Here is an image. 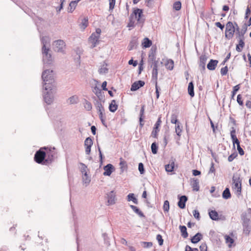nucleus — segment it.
I'll return each instance as SVG.
<instances>
[{"instance_id": "a18cd8bd", "label": "nucleus", "mask_w": 251, "mask_h": 251, "mask_svg": "<svg viewBox=\"0 0 251 251\" xmlns=\"http://www.w3.org/2000/svg\"><path fill=\"white\" fill-rule=\"evenodd\" d=\"M84 106V108L88 111L91 110L92 108V105L91 103L87 100H85Z\"/></svg>"}, {"instance_id": "9b49d317", "label": "nucleus", "mask_w": 251, "mask_h": 251, "mask_svg": "<svg viewBox=\"0 0 251 251\" xmlns=\"http://www.w3.org/2000/svg\"><path fill=\"white\" fill-rule=\"evenodd\" d=\"M207 59V57L205 54H202L200 57L199 62V68L201 73L203 74L205 70V64Z\"/></svg>"}, {"instance_id": "423d86ee", "label": "nucleus", "mask_w": 251, "mask_h": 251, "mask_svg": "<svg viewBox=\"0 0 251 251\" xmlns=\"http://www.w3.org/2000/svg\"><path fill=\"white\" fill-rule=\"evenodd\" d=\"M53 50L57 52H61L64 54L66 44L62 40H57L53 43Z\"/></svg>"}, {"instance_id": "774afa93", "label": "nucleus", "mask_w": 251, "mask_h": 251, "mask_svg": "<svg viewBox=\"0 0 251 251\" xmlns=\"http://www.w3.org/2000/svg\"><path fill=\"white\" fill-rule=\"evenodd\" d=\"M237 150L238 151L239 154L240 155H243L244 154V151L243 149L241 147L240 145H238L237 147Z\"/></svg>"}, {"instance_id": "bf43d9fd", "label": "nucleus", "mask_w": 251, "mask_h": 251, "mask_svg": "<svg viewBox=\"0 0 251 251\" xmlns=\"http://www.w3.org/2000/svg\"><path fill=\"white\" fill-rule=\"evenodd\" d=\"M142 245L144 248H149L152 246V243L151 242H142Z\"/></svg>"}, {"instance_id": "052dcab7", "label": "nucleus", "mask_w": 251, "mask_h": 251, "mask_svg": "<svg viewBox=\"0 0 251 251\" xmlns=\"http://www.w3.org/2000/svg\"><path fill=\"white\" fill-rule=\"evenodd\" d=\"M160 130L156 129L153 128V130L151 133V136L155 138H157L158 133Z\"/></svg>"}, {"instance_id": "7c9ffc66", "label": "nucleus", "mask_w": 251, "mask_h": 251, "mask_svg": "<svg viewBox=\"0 0 251 251\" xmlns=\"http://www.w3.org/2000/svg\"><path fill=\"white\" fill-rule=\"evenodd\" d=\"M142 46L143 48H147L150 47L152 45V41L148 38L146 37L143 39L142 42Z\"/></svg>"}, {"instance_id": "2f4dec72", "label": "nucleus", "mask_w": 251, "mask_h": 251, "mask_svg": "<svg viewBox=\"0 0 251 251\" xmlns=\"http://www.w3.org/2000/svg\"><path fill=\"white\" fill-rule=\"evenodd\" d=\"M107 66V64L104 62L103 64L101 66L100 68L99 69V73L100 74H107L108 72V69L106 67Z\"/></svg>"}, {"instance_id": "de8ad7c7", "label": "nucleus", "mask_w": 251, "mask_h": 251, "mask_svg": "<svg viewBox=\"0 0 251 251\" xmlns=\"http://www.w3.org/2000/svg\"><path fill=\"white\" fill-rule=\"evenodd\" d=\"M240 89V84L236 85V86L233 87V91H232V95H231V99H234V97L236 94L237 92Z\"/></svg>"}, {"instance_id": "c03bdc74", "label": "nucleus", "mask_w": 251, "mask_h": 251, "mask_svg": "<svg viewBox=\"0 0 251 251\" xmlns=\"http://www.w3.org/2000/svg\"><path fill=\"white\" fill-rule=\"evenodd\" d=\"M169 131L166 130L164 133V138H163V142H164L165 147L168 144V140L169 139Z\"/></svg>"}, {"instance_id": "49530a36", "label": "nucleus", "mask_w": 251, "mask_h": 251, "mask_svg": "<svg viewBox=\"0 0 251 251\" xmlns=\"http://www.w3.org/2000/svg\"><path fill=\"white\" fill-rule=\"evenodd\" d=\"M93 142L91 137H87L86 138L84 141L85 146H92L93 145Z\"/></svg>"}, {"instance_id": "f03ea898", "label": "nucleus", "mask_w": 251, "mask_h": 251, "mask_svg": "<svg viewBox=\"0 0 251 251\" xmlns=\"http://www.w3.org/2000/svg\"><path fill=\"white\" fill-rule=\"evenodd\" d=\"M47 149V147H43L35 152L34 160L36 163L39 164L46 165L47 152H46V150Z\"/></svg>"}, {"instance_id": "c85d7f7f", "label": "nucleus", "mask_w": 251, "mask_h": 251, "mask_svg": "<svg viewBox=\"0 0 251 251\" xmlns=\"http://www.w3.org/2000/svg\"><path fill=\"white\" fill-rule=\"evenodd\" d=\"M130 208L133 210V211L137 215L139 216L140 217H145V215L138 208L137 206L130 205Z\"/></svg>"}, {"instance_id": "ea45409f", "label": "nucleus", "mask_w": 251, "mask_h": 251, "mask_svg": "<svg viewBox=\"0 0 251 251\" xmlns=\"http://www.w3.org/2000/svg\"><path fill=\"white\" fill-rule=\"evenodd\" d=\"M157 77H158V70L157 69H152V79L154 80V83H156V82H157Z\"/></svg>"}, {"instance_id": "4c0bfd02", "label": "nucleus", "mask_w": 251, "mask_h": 251, "mask_svg": "<svg viewBox=\"0 0 251 251\" xmlns=\"http://www.w3.org/2000/svg\"><path fill=\"white\" fill-rule=\"evenodd\" d=\"M120 166L121 171L123 173L124 171L127 168L126 162L122 158H120Z\"/></svg>"}, {"instance_id": "6ab92c4d", "label": "nucleus", "mask_w": 251, "mask_h": 251, "mask_svg": "<svg viewBox=\"0 0 251 251\" xmlns=\"http://www.w3.org/2000/svg\"><path fill=\"white\" fill-rule=\"evenodd\" d=\"M218 63V60L210 59V60L207 65V68L209 70L213 71L215 69Z\"/></svg>"}, {"instance_id": "a878e982", "label": "nucleus", "mask_w": 251, "mask_h": 251, "mask_svg": "<svg viewBox=\"0 0 251 251\" xmlns=\"http://www.w3.org/2000/svg\"><path fill=\"white\" fill-rule=\"evenodd\" d=\"M78 101V98L76 95H74L70 97L67 100V102L70 104H76Z\"/></svg>"}, {"instance_id": "c9c22d12", "label": "nucleus", "mask_w": 251, "mask_h": 251, "mask_svg": "<svg viewBox=\"0 0 251 251\" xmlns=\"http://www.w3.org/2000/svg\"><path fill=\"white\" fill-rule=\"evenodd\" d=\"M127 200L128 201H132L135 204H138V201L136 198L135 197L133 193H129L127 196Z\"/></svg>"}, {"instance_id": "473e14b6", "label": "nucleus", "mask_w": 251, "mask_h": 251, "mask_svg": "<svg viewBox=\"0 0 251 251\" xmlns=\"http://www.w3.org/2000/svg\"><path fill=\"white\" fill-rule=\"evenodd\" d=\"M179 229L181 232V235L184 238H186L188 236L187 231V228L185 226H179Z\"/></svg>"}, {"instance_id": "4468645a", "label": "nucleus", "mask_w": 251, "mask_h": 251, "mask_svg": "<svg viewBox=\"0 0 251 251\" xmlns=\"http://www.w3.org/2000/svg\"><path fill=\"white\" fill-rule=\"evenodd\" d=\"M157 48L156 46H152L149 54L148 62L149 63L156 61Z\"/></svg>"}, {"instance_id": "79ce46f5", "label": "nucleus", "mask_w": 251, "mask_h": 251, "mask_svg": "<svg viewBox=\"0 0 251 251\" xmlns=\"http://www.w3.org/2000/svg\"><path fill=\"white\" fill-rule=\"evenodd\" d=\"M161 123H162V121H161V115H160L158 118V119H157V121H156V122L155 123L154 126V127H153V128L154 129H158V130H160L159 129V127L161 124Z\"/></svg>"}, {"instance_id": "37998d69", "label": "nucleus", "mask_w": 251, "mask_h": 251, "mask_svg": "<svg viewBox=\"0 0 251 251\" xmlns=\"http://www.w3.org/2000/svg\"><path fill=\"white\" fill-rule=\"evenodd\" d=\"M163 210L164 212H169L170 209L169 202L168 200L165 201L163 206Z\"/></svg>"}, {"instance_id": "393cba45", "label": "nucleus", "mask_w": 251, "mask_h": 251, "mask_svg": "<svg viewBox=\"0 0 251 251\" xmlns=\"http://www.w3.org/2000/svg\"><path fill=\"white\" fill-rule=\"evenodd\" d=\"M118 105L116 104V100H113L111 103L109 104V110L111 112H115L117 108H118Z\"/></svg>"}, {"instance_id": "680f3d73", "label": "nucleus", "mask_w": 251, "mask_h": 251, "mask_svg": "<svg viewBox=\"0 0 251 251\" xmlns=\"http://www.w3.org/2000/svg\"><path fill=\"white\" fill-rule=\"evenodd\" d=\"M193 215H194V217L197 220H200V218H201L200 214L198 210H197V209L194 210L193 212Z\"/></svg>"}, {"instance_id": "6e6552de", "label": "nucleus", "mask_w": 251, "mask_h": 251, "mask_svg": "<svg viewBox=\"0 0 251 251\" xmlns=\"http://www.w3.org/2000/svg\"><path fill=\"white\" fill-rule=\"evenodd\" d=\"M55 148H53L52 149H48L46 150V152H47L46 156V165H49L52 162L54 158L56 157V153L55 152Z\"/></svg>"}, {"instance_id": "5701e85b", "label": "nucleus", "mask_w": 251, "mask_h": 251, "mask_svg": "<svg viewBox=\"0 0 251 251\" xmlns=\"http://www.w3.org/2000/svg\"><path fill=\"white\" fill-rule=\"evenodd\" d=\"M138 45V40L137 38L135 37H134L132 40H131L129 46L128 47V49L129 50H132L133 48H136Z\"/></svg>"}, {"instance_id": "3c124183", "label": "nucleus", "mask_w": 251, "mask_h": 251, "mask_svg": "<svg viewBox=\"0 0 251 251\" xmlns=\"http://www.w3.org/2000/svg\"><path fill=\"white\" fill-rule=\"evenodd\" d=\"M180 123H178L177 125L176 126V132L178 136H181V133L182 131L181 127L179 125Z\"/></svg>"}, {"instance_id": "2eb2a0df", "label": "nucleus", "mask_w": 251, "mask_h": 251, "mask_svg": "<svg viewBox=\"0 0 251 251\" xmlns=\"http://www.w3.org/2000/svg\"><path fill=\"white\" fill-rule=\"evenodd\" d=\"M103 169L104 172L103 175L105 176H110L114 171V167L112 164H108L103 167Z\"/></svg>"}, {"instance_id": "dca6fc26", "label": "nucleus", "mask_w": 251, "mask_h": 251, "mask_svg": "<svg viewBox=\"0 0 251 251\" xmlns=\"http://www.w3.org/2000/svg\"><path fill=\"white\" fill-rule=\"evenodd\" d=\"M145 85V82L142 80H138L134 82L130 88L131 91H135L139 89L140 88L144 86Z\"/></svg>"}, {"instance_id": "e2e57ef3", "label": "nucleus", "mask_w": 251, "mask_h": 251, "mask_svg": "<svg viewBox=\"0 0 251 251\" xmlns=\"http://www.w3.org/2000/svg\"><path fill=\"white\" fill-rule=\"evenodd\" d=\"M227 72L228 68L227 66H225L221 69V74L222 76L226 75L227 74Z\"/></svg>"}, {"instance_id": "c756f323", "label": "nucleus", "mask_w": 251, "mask_h": 251, "mask_svg": "<svg viewBox=\"0 0 251 251\" xmlns=\"http://www.w3.org/2000/svg\"><path fill=\"white\" fill-rule=\"evenodd\" d=\"M165 65L167 69L169 70H172L174 67V62L171 59H167L165 64Z\"/></svg>"}, {"instance_id": "58836bf2", "label": "nucleus", "mask_w": 251, "mask_h": 251, "mask_svg": "<svg viewBox=\"0 0 251 251\" xmlns=\"http://www.w3.org/2000/svg\"><path fill=\"white\" fill-rule=\"evenodd\" d=\"M83 175V176H82V179L83 182L86 184H89L91 181V179L90 177H89L87 173H85V174Z\"/></svg>"}, {"instance_id": "13d9d810", "label": "nucleus", "mask_w": 251, "mask_h": 251, "mask_svg": "<svg viewBox=\"0 0 251 251\" xmlns=\"http://www.w3.org/2000/svg\"><path fill=\"white\" fill-rule=\"evenodd\" d=\"M138 170L141 174H144L145 173V169L144 165L142 163H139L138 165Z\"/></svg>"}, {"instance_id": "20e7f679", "label": "nucleus", "mask_w": 251, "mask_h": 251, "mask_svg": "<svg viewBox=\"0 0 251 251\" xmlns=\"http://www.w3.org/2000/svg\"><path fill=\"white\" fill-rule=\"evenodd\" d=\"M235 32V29L233 25L232 22H228L226 25L225 37L230 40L232 39Z\"/></svg>"}, {"instance_id": "864d4df0", "label": "nucleus", "mask_w": 251, "mask_h": 251, "mask_svg": "<svg viewBox=\"0 0 251 251\" xmlns=\"http://www.w3.org/2000/svg\"><path fill=\"white\" fill-rule=\"evenodd\" d=\"M226 242V243H229V246H231V245L233 243L234 240L228 235H226L225 236Z\"/></svg>"}, {"instance_id": "e433bc0d", "label": "nucleus", "mask_w": 251, "mask_h": 251, "mask_svg": "<svg viewBox=\"0 0 251 251\" xmlns=\"http://www.w3.org/2000/svg\"><path fill=\"white\" fill-rule=\"evenodd\" d=\"M222 197L225 199H228L231 198V194L230 192L229 189L228 188H226L225 190L223 191L222 194Z\"/></svg>"}, {"instance_id": "412c9836", "label": "nucleus", "mask_w": 251, "mask_h": 251, "mask_svg": "<svg viewBox=\"0 0 251 251\" xmlns=\"http://www.w3.org/2000/svg\"><path fill=\"white\" fill-rule=\"evenodd\" d=\"M202 238V235L201 233L198 232L192 237L191 241L193 244H196L201 241Z\"/></svg>"}, {"instance_id": "b1692460", "label": "nucleus", "mask_w": 251, "mask_h": 251, "mask_svg": "<svg viewBox=\"0 0 251 251\" xmlns=\"http://www.w3.org/2000/svg\"><path fill=\"white\" fill-rule=\"evenodd\" d=\"M79 0H74V1H72L70 3L69 7H68V10L69 12L72 13L74 11V10L75 9V7L77 5L78 2Z\"/></svg>"}, {"instance_id": "39448f33", "label": "nucleus", "mask_w": 251, "mask_h": 251, "mask_svg": "<svg viewBox=\"0 0 251 251\" xmlns=\"http://www.w3.org/2000/svg\"><path fill=\"white\" fill-rule=\"evenodd\" d=\"M232 187L236 191V195L239 197L241 194V180L239 176H233L232 177Z\"/></svg>"}, {"instance_id": "1a4fd4ad", "label": "nucleus", "mask_w": 251, "mask_h": 251, "mask_svg": "<svg viewBox=\"0 0 251 251\" xmlns=\"http://www.w3.org/2000/svg\"><path fill=\"white\" fill-rule=\"evenodd\" d=\"M131 15L132 16H135V18L137 19V22L139 24H141L142 26L145 21V18L143 17V10L139 8H136L134 10L133 13Z\"/></svg>"}, {"instance_id": "7ed1b4c3", "label": "nucleus", "mask_w": 251, "mask_h": 251, "mask_svg": "<svg viewBox=\"0 0 251 251\" xmlns=\"http://www.w3.org/2000/svg\"><path fill=\"white\" fill-rule=\"evenodd\" d=\"M101 29L98 28L96 30V32L93 33L89 38V41L92 44L91 48L93 49L96 47L97 43L100 37Z\"/></svg>"}, {"instance_id": "6e6d98bb", "label": "nucleus", "mask_w": 251, "mask_h": 251, "mask_svg": "<svg viewBox=\"0 0 251 251\" xmlns=\"http://www.w3.org/2000/svg\"><path fill=\"white\" fill-rule=\"evenodd\" d=\"M80 165H81L80 171H81V172L82 173V174H85V173H87V167L86 166V165H85L84 164H83L82 163H80Z\"/></svg>"}, {"instance_id": "4be33fe9", "label": "nucleus", "mask_w": 251, "mask_h": 251, "mask_svg": "<svg viewBox=\"0 0 251 251\" xmlns=\"http://www.w3.org/2000/svg\"><path fill=\"white\" fill-rule=\"evenodd\" d=\"M165 170L168 172H172L174 171L175 167V161L173 159H171L169 161V163L165 166Z\"/></svg>"}, {"instance_id": "cd10ccee", "label": "nucleus", "mask_w": 251, "mask_h": 251, "mask_svg": "<svg viewBox=\"0 0 251 251\" xmlns=\"http://www.w3.org/2000/svg\"><path fill=\"white\" fill-rule=\"evenodd\" d=\"M208 214L210 218L212 220L217 221L219 220L218 213L216 210H214L209 211Z\"/></svg>"}, {"instance_id": "5fc2aeb1", "label": "nucleus", "mask_w": 251, "mask_h": 251, "mask_svg": "<svg viewBox=\"0 0 251 251\" xmlns=\"http://www.w3.org/2000/svg\"><path fill=\"white\" fill-rule=\"evenodd\" d=\"M156 240L158 241L159 246H162L163 244L164 240L162 238V236L160 234L157 235Z\"/></svg>"}, {"instance_id": "bb28decb", "label": "nucleus", "mask_w": 251, "mask_h": 251, "mask_svg": "<svg viewBox=\"0 0 251 251\" xmlns=\"http://www.w3.org/2000/svg\"><path fill=\"white\" fill-rule=\"evenodd\" d=\"M41 43L42 44V49H44V50L46 48V45L48 44H50V40L49 37L48 36H43L41 38Z\"/></svg>"}, {"instance_id": "f8f14e48", "label": "nucleus", "mask_w": 251, "mask_h": 251, "mask_svg": "<svg viewBox=\"0 0 251 251\" xmlns=\"http://www.w3.org/2000/svg\"><path fill=\"white\" fill-rule=\"evenodd\" d=\"M230 136H231V139L232 143H233V149L235 150V144H236L237 146L238 145H240V142L236 137V130L234 127H231Z\"/></svg>"}, {"instance_id": "0e129e2a", "label": "nucleus", "mask_w": 251, "mask_h": 251, "mask_svg": "<svg viewBox=\"0 0 251 251\" xmlns=\"http://www.w3.org/2000/svg\"><path fill=\"white\" fill-rule=\"evenodd\" d=\"M93 92L97 95H99L100 96V93H101V90L97 86H95L93 90Z\"/></svg>"}, {"instance_id": "338daca9", "label": "nucleus", "mask_w": 251, "mask_h": 251, "mask_svg": "<svg viewBox=\"0 0 251 251\" xmlns=\"http://www.w3.org/2000/svg\"><path fill=\"white\" fill-rule=\"evenodd\" d=\"M237 101L240 105L242 106L243 105V101L242 100V96L240 94H239L237 96Z\"/></svg>"}, {"instance_id": "a19ab883", "label": "nucleus", "mask_w": 251, "mask_h": 251, "mask_svg": "<svg viewBox=\"0 0 251 251\" xmlns=\"http://www.w3.org/2000/svg\"><path fill=\"white\" fill-rule=\"evenodd\" d=\"M158 146L155 142L152 143L151 145V150L153 154H156L158 151Z\"/></svg>"}, {"instance_id": "f704fd0d", "label": "nucleus", "mask_w": 251, "mask_h": 251, "mask_svg": "<svg viewBox=\"0 0 251 251\" xmlns=\"http://www.w3.org/2000/svg\"><path fill=\"white\" fill-rule=\"evenodd\" d=\"M239 44L236 45V50L238 52L242 51V48L245 46L244 39H238Z\"/></svg>"}, {"instance_id": "4d7b16f0", "label": "nucleus", "mask_w": 251, "mask_h": 251, "mask_svg": "<svg viewBox=\"0 0 251 251\" xmlns=\"http://www.w3.org/2000/svg\"><path fill=\"white\" fill-rule=\"evenodd\" d=\"M109 9L110 11H112L115 6L116 0H109Z\"/></svg>"}, {"instance_id": "ddd939ff", "label": "nucleus", "mask_w": 251, "mask_h": 251, "mask_svg": "<svg viewBox=\"0 0 251 251\" xmlns=\"http://www.w3.org/2000/svg\"><path fill=\"white\" fill-rule=\"evenodd\" d=\"M107 199L108 205H113L115 203L116 201V193L114 190L107 193Z\"/></svg>"}, {"instance_id": "a211bd4d", "label": "nucleus", "mask_w": 251, "mask_h": 251, "mask_svg": "<svg viewBox=\"0 0 251 251\" xmlns=\"http://www.w3.org/2000/svg\"><path fill=\"white\" fill-rule=\"evenodd\" d=\"M248 25L247 23H245L242 26V29L239 30V33H238L236 38L237 39H244V35L247 30Z\"/></svg>"}, {"instance_id": "f257e3e1", "label": "nucleus", "mask_w": 251, "mask_h": 251, "mask_svg": "<svg viewBox=\"0 0 251 251\" xmlns=\"http://www.w3.org/2000/svg\"><path fill=\"white\" fill-rule=\"evenodd\" d=\"M53 73L52 70H46L42 73V78L44 82L45 90H51V88L55 87V82Z\"/></svg>"}, {"instance_id": "09e8293b", "label": "nucleus", "mask_w": 251, "mask_h": 251, "mask_svg": "<svg viewBox=\"0 0 251 251\" xmlns=\"http://www.w3.org/2000/svg\"><path fill=\"white\" fill-rule=\"evenodd\" d=\"M173 8L176 11L179 10L181 8V3L180 1H176L173 5Z\"/></svg>"}, {"instance_id": "0eeeda50", "label": "nucleus", "mask_w": 251, "mask_h": 251, "mask_svg": "<svg viewBox=\"0 0 251 251\" xmlns=\"http://www.w3.org/2000/svg\"><path fill=\"white\" fill-rule=\"evenodd\" d=\"M50 50L49 48L45 50L42 49V52L43 54V61L45 64H51L52 62V55L50 53Z\"/></svg>"}, {"instance_id": "72a5a7b5", "label": "nucleus", "mask_w": 251, "mask_h": 251, "mask_svg": "<svg viewBox=\"0 0 251 251\" xmlns=\"http://www.w3.org/2000/svg\"><path fill=\"white\" fill-rule=\"evenodd\" d=\"M194 87L193 81L189 82L188 87V93L191 97H193L195 95Z\"/></svg>"}, {"instance_id": "aec40b11", "label": "nucleus", "mask_w": 251, "mask_h": 251, "mask_svg": "<svg viewBox=\"0 0 251 251\" xmlns=\"http://www.w3.org/2000/svg\"><path fill=\"white\" fill-rule=\"evenodd\" d=\"M191 180V185L193 188V191H198L200 189L199 180L195 178H192Z\"/></svg>"}, {"instance_id": "9d476101", "label": "nucleus", "mask_w": 251, "mask_h": 251, "mask_svg": "<svg viewBox=\"0 0 251 251\" xmlns=\"http://www.w3.org/2000/svg\"><path fill=\"white\" fill-rule=\"evenodd\" d=\"M51 90H47L46 93L44 96V99L45 102L48 104H50L53 102L54 97L53 93L55 87L51 88Z\"/></svg>"}, {"instance_id": "603ef678", "label": "nucleus", "mask_w": 251, "mask_h": 251, "mask_svg": "<svg viewBox=\"0 0 251 251\" xmlns=\"http://www.w3.org/2000/svg\"><path fill=\"white\" fill-rule=\"evenodd\" d=\"M177 116L176 114H172L171 117V122L172 124H176L177 123H178V122L177 121Z\"/></svg>"}, {"instance_id": "8fccbe9b", "label": "nucleus", "mask_w": 251, "mask_h": 251, "mask_svg": "<svg viewBox=\"0 0 251 251\" xmlns=\"http://www.w3.org/2000/svg\"><path fill=\"white\" fill-rule=\"evenodd\" d=\"M237 155L238 154L235 150L234 152L228 156V161L229 162H232L234 160V159L237 156Z\"/></svg>"}, {"instance_id": "f3484780", "label": "nucleus", "mask_w": 251, "mask_h": 251, "mask_svg": "<svg viewBox=\"0 0 251 251\" xmlns=\"http://www.w3.org/2000/svg\"><path fill=\"white\" fill-rule=\"evenodd\" d=\"M179 201L177 203L178 206L181 209H184L185 207V203L188 200L186 196L183 195L178 197Z\"/></svg>"}, {"instance_id": "69168bd1", "label": "nucleus", "mask_w": 251, "mask_h": 251, "mask_svg": "<svg viewBox=\"0 0 251 251\" xmlns=\"http://www.w3.org/2000/svg\"><path fill=\"white\" fill-rule=\"evenodd\" d=\"M207 248V245L205 243H202L200 246V251H206Z\"/></svg>"}]
</instances>
